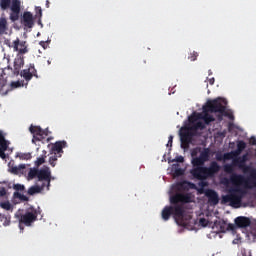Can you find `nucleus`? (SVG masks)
I'll return each instance as SVG.
<instances>
[{
	"instance_id": "obj_6",
	"label": "nucleus",
	"mask_w": 256,
	"mask_h": 256,
	"mask_svg": "<svg viewBox=\"0 0 256 256\" xmlns=\"http://www.w3.org/2000/svg\"><path fill=\"white\" fill-rule=\"evenodd\" d=\"M225 105H227V100L222 98H217L207 102L206 107H204V113H225Z\"/></svg>"
},
{
	"instance_id": "obj_52",
	"label": "nucleus",
	"mask_w": 256,
	"mask_h": 256,
	"mask_svg": "<svg viewBox=\"0 0 256 256\" xmlns=\"http://www.w3.org/2000/svg\"><path fill=\"white\" fill-rule=\"evenodd\" d=\"M175 175H177L178 177L183 175V170L182 169H176L175 170Z\"/></svg>"
},
{
	"instance_id": "obj_55",
	"label": "nucleus",
	"mask_w": 256,
	"mask_h": 256,
	"mask_svg": "<svg viewBox=\"0 0 256 256\" xmlns=\"http://www.w3.org/2000/svg\"><path fill=\"white\" fill-rule=\"evenodd\" d=\"M40 45H41V47H43V49H45V41H41Z\"/></svg>"
},
{
	"instance_id": "obj_28",
	"label": "nucleus",
	"mask_w": 256,
	"mask_h": 256,
	"mask_svg": "<svg viewBox=\"0 0 256 256\" xmlns=\"http://www.w3.org/2000/svg\"><path fill=\"white\" fill-rule=\"evenodd\" d=\"M246 147H247V144L245 143V141H239L237 144L236 155L241 154Z\"/></svg>"
},
{
	"instance_id": "obj_19",
	"label": "nucleus",
	"mask_w": 256,
	"mask_h": 256,
	"mask_svg": "<svg viewBox=\"0 0 256 256\" xmlns=\"http://www.w3.org/2000/svg\"><path fill=\"white\" fill-rule=\"evenodd\" d=\"M45 187H47L46 183H42L41 186L39 185L31 186L28 189V195H37V193H41V191H44Z\"/></svg>"
},
{
	"instance_id": "obj_1",
	"label": "nucleus",
	"mask_w": 256,
	"mask_h": 256,
	"mask_svg": "<svg viewBox=\"0 0 256 256\" xmlns=\"http://www.w3.org/2000/svg\"><path fill=\"white\" fill-rule=\"evenodd\" d=\"M224 173L230 175L232 185H242L244 189H256V169L248 166L241 157L233 159L232 164H225Z\"/></svg>"
},
{
	"instance_id": "obj_27",
	"label": "nucleus",
	"mask_w": 256,
	"mask_h": 256,
	"mask_svg": "<svg viewBox=\"0 0 256 256\" xmlns=\"http://www.w3.org/2000/svg\"><path fill=\"white\" fill-rule=\"evenodd\" d=\"M199 129H205V124L203 122H196L193 126L190 127V131H199Z\"/></svg>"
},
{
	"instance_id": "obj_49",
	"label": "nucleus",
	"mask_w": 256,
	"mask_h": 256,
	"mask_svg": "<svg viewBox=\"0 0 256 256\" xmlns=\"http://www.w3.org/2000/svg\"><path fill=\"white\" fill-rule=\"evenodd\" d=\"M240 158H242L247 163V161H249V153L243 154Z\"/></svg>"
},
{
	"instance_id": "obj_23",
	"label": "nucleus",
	"mask_w": 256,
	"mask_h": 256,
	"mask_svg": "<svg viewBox=\"0 0 256 256\" xmlns=\"http://www.w3.org/2000/svg\"><path fill=\"white\" fill-rule=\"evenodd\" d=\"M21 67H23V60L18 59L14 61V75H19L21 71Z\"/></svg>"
},
{
	"instance_id": "obj_22",
	"label": "nucleus",
	"mask_w": 256,
	"mask_h": 256,
	"mask_svg": "<svg viewBox=\"0 0 256 256\" xmlns=\"http://www.w3.org/2000/svg\"><path fill=\"white\" fill-rule=\"evenodd\" d=\"M0 223H2L4 227H8V225H11V216L0 213Z\"/></svg>"
},
{
	"instance_id": "obj_5",
	"label": "nucleus",
	"mask_w": 256,
	"mask_h": 256,
	"mask_svg": "<svg viewBox=\"0 0 256 256\" xmlns=\"http://www.w3.org/2000/svg\"><path fill=\"white\" fill-rule=\"evenodd\" d=\"M28 179L42 181V183L46 184L47 191H49V187H51V169L47 166L41 169L31 168L28 172Z\"/></svg>"
},
{
	"instance_id": "obj_37",
	"label": "nucleus",
	"mask_w": 256,
	"mask_h": 256,
	"mask_svg": "<svg viewBox=\"0 0 256 256\" xmlns=\"http://www.w3.org/2000/svg\"><path fill=\"white\" fill-rule=\"evenodd\" d=\"M21 12H12L11 14H10V19H11V21H19V14H20Z\"/></svg>"
},
{
	"instance_id": "obj_10",
	"label": "nucleus",
	"mask_w": 256,
	"mask_h": 256,
	"mask_svg": "<svg viewBox=\"0 0 256 256\" xmlns=\"http://www.w3.org/2000/svg\"><path fill=\"white\" fill-rule=\"evenodd\" d=\"M214 225L219 228L221 233H225L226 231H235V229H237V225L231 223L227 224V221L225 220L216 221Z\"/></svg>"
},
{
	"instance_id": "obj_24",
	"label": "nucleus",
	"mask_w": 256,
	"mask_h": 256,
	"mask_svg": "<svg viewBox=\"0 0 256 256\" xmlns=\"http://www.w3.org/2000/svg\"><path fill=\"white\" fill-rule=\"evenodd\" d=\"M199 157L201 158V160L204 162V163H207V161H209V157H210V152H209V148H206L204 149Z\"/></svg>"
},
{
	"instance_id": "obj_47",
	"label": "nucleus",
	"mask_w": 256,
	"mask_h": 256,
	"mask_svg": "<svg viewBox=\"0 0 256 256\" xmlns=\"http://www.w3.org/2000/svg\"><path fill=\"white\" fill-rule=\"evenodd\" d=\"M216 160L217 161H225L224 155L223 154H217L216 155Z\"/></svg>"
},
{
	"instance_id": "obj_54",
	"label": "nucleus",
	"mask_w": 256,
	"mask_h": 256,
	"mask_svg": "<svg viewBox=\"0 0 256 256\" xmlns=\"http://www.w3.org/2000/svg\"><path fill=\"white\" fill-rule=\"evenodd\" d=\"M209 83H210L211 85H215V78H210V79H209Z\"/></svg>"
},
{
	"instance_id": "obj_34",
	"label": "nucleus",
	"mask_w": 256,
	"mask_h": 256,
	"mask_svg": "<svg viewBox=\"0 0 256 256\" xmlns=\"http://www.w3.org/2000/svg\"><path fill=\"white\" fill-rule=\"evenodd\" d=\"M18 157L23 161H29L31 159V153H20Z\"/></svg>"
},
{
	"instance_id": "obj_14",
	"label": "nucleus",
	"mask_w": 256,
	"mask_h": 256,
	"mask_svg": "<svg viewBox=\"0 0 256 256\" xmlns=\"http://www.w3.org/2000/svg\"><path fill=\"white\" fill-rule=\"evenodd\" d=\"M234 223L238 229H246L251 225V219L245 216H238L235 218Z\"/></svg>"
},
{
	"instance_id": "obj_3",
	"label": "nucleus",
	"mask_w": 256,
	"mask_h": 256,
	"mask_svg": "<svg viewBox=\"0 0 256 256\" xmlns=\"http://www.w3.org/2000/svg\"><path fill=\"white\" fill-rule=\"evenodd\" d=\"M221 171V166L217 161H212L209 167L200 166L193 168L190 173L194 177V179H198V181H205L207 179H211L217 175Z\"/></svg>"
},
{
	"instance_id": "obj_2",
	"label": "nucleus",
	"mask_w": 256,
	"mask_h": 256,
	"mask_svg": "<svg viewBox=\"0 0 256 256\" xmlns=\"http://www.w3.org/2000/svg\"><path fill=\"white\" fill-rule=\"evenodd\" d=\"M171 206H165L162 210L163 221H169L173 215L177 225L180 227H185L187 222L183 217H185V205L186 203H193V198L190 193H176L170 196Z\"/></svg>"
},
{
	"instance_id": "obj_46",
	"label": "nucleus",
	"mask_w": 256,
	"mask_h": 256,
	"mask_svg": "<svg viewBox=\"0 0 256 256\" xmlns=\"http://www.w3.org/2000/svg\"><path fill=\"white\" fill-rule=\"evenodd\" d=\"M176 163H184L185 158L183 156H177L175 158Z\"/></svg>"
},
{
	"instance_id": "obj_25",
	"label": "nucleus",
	"mask_w": 256,
	"mask_h": 256,
	"mask_svg": "<svg viewBox=\"0 0 256 256\" xmlns=\"http://www.w3.org/2000/svg\"><path fill=\"white\" fill-rule=\"evenodd\" d=\"M201 119H203L206 125H209V123H213V121H215V118L207 112H204V115L201 117Z\"/></svg>"
},
{
	"instance_id": "obj_39",
	"label": "nucleus",
	"mask_w": 256,
	"mask_h": 256,
	"mask_svg": "<svg viewBox=\"0 0 256 256\" xmlns=\"http://www.w3.org/2000/svg\"><path fill=\"white\" fill-rule=\"evenodd\" d=\"M36 11V17H43V9H41V6H37L35 8Z\"/></svg>"
},
{
	"instance_id": "obj_48",
	"label": "nucleus",
	"mask_w": 256,
	"mask_h": 256,
	"mask_svg": "<svg viewBox=\"0 0 256 256\" xmlns=\"http://www.w3.org/2000/svg\"><path fill=\"white\" fill-rule=\"evenodd\" d=\"M19 199H21V201H29V198L23 194H18Z\"/></svg>"
},
{
	"instance_id": "obj_4",
	"label": "nucleus",
	"mask_w": 256,
	"mask_h": 256,
	"mask_svg": "<svg viewBox=\"0 0 256 256\" xmlns=\"http://www.w3.org/2000/svg\"><path fill=\"white\" fill-rule=\"evenodd\" d=\"M229 194L222 197V203L225 205L229 203L231 207L235 209L241 207V201H243V197L245 196V189L240 188L242 185H234Z\"/></svg>"
},
{
	"instance_id": "obj_8",
	"label": "nucleus",
	"mask_w": 256,
	"mask_h": 256,
	"mask_svg": "<svg viewBox=\"0 0 256 256\" xmlns=\"http://www.w3.org/2000/svg\"><path fill=\"white\" fill-rule=\"evenodd\" d=\"M193 139V134L191 133V128H184L180 132V141L182 149H189V145Z\"/></svg>"
},
{
	"instance_id": "obj_11",
	"label": "nucleus",
	"mask_w": 256,
	"mask_h": 256,
	"mask_svg": "<svg viewBox=\"0 0 256 256\" xmlns=\"http://www.w3.org/2000/svg\"><path fill=\"white\" fill-rule=\"evenodd\" d=\"M29 131L33 135L32 143H35V141H43V133H45L43 128L31 125Z\"/></svg>"
},
{
	"instance_id": "obj_26",
	"label": "nucleus",
	"mask_w": 256,
	"mask_h": 256,
	"mask_svg": "<svg viewBox=\"0 0 256 256\" xmlns=\"http://www.w3.org/2000/svg\"><path fill=\"white\" fill-rule=\"evenodd\" d=\"M192 165L194 168L203 167V165H205V162H203L200 157H195L192 159Z\"/></svg>"
},
{
	"instance_id": "obj_43",
	"label": "nucleus",
	"mask_w": 256,
	"mask_h": 256,
	"mask_svg": "<svg viewBox=\"0 0 256 256\" xmlns=\"http://www.w3.org/2000/svg\"><path fill=\"white\" fill-rule=\"evenodd\" d=\"M199 223L202 227H207V225H209V221L205 218H200Z\"/></svg>"
},
{
	"instance_id": "obj_51",
	"label": "nucleus",
	"mask_w": 256,
	"mask_h": 256,
	"mask_svg": "<svg viewBox=\"0 0 256 256\" xmlns=\"http://www.w3.org/2000/svg\"><path fill=\"white\" fill-rule=\"evenodd\" d=\"M169 145L170 147L173 146V136H169L167 147H169Z\"/></svg>"
},
{
	"instance_id": "obj_21",
	"label": "nucleus",
	"mask_w": 256,
	"mask_h": 256,
	"mask_svg": "<svg viewBox=\"0 0 256 256\" xmlns=\"http://www.w3.org/2000/svg\"><path fill=\"white\" fill-rule=\"evenodd\" d=\"M11 11L13 13H21V1L13 0L11 5Z\"/></svg>"
},
{
	"instance_id": "obj_42",
	"label": "nucleus",
	"mask_w": 256,
	"mask_h": 256,
	"mask_svg": "<svg viewBox=\"0 0 256 256\" xmlns=\"http://www.w3.org/2000/svg\"><path fill=\"white\" fill-rule=\"evenodd\" d=\"M14 189L15 191H25V186L21 184H15Z\"/></svg>"
},
{
	"instance_id": "obj_31",
	"label": "nucleus",
	"mask_w": 256,
	"mask_h": 256,
	"mask_svg": "<svg viewBox=\"0 0 256 256\" xmlns=\"http://www.w3.org/2000/svg\"><path fill=\"white\" fill-rule=\"evenodd\" d=\"M58 157H61V155H57V153L49 157V164L51 165V167H55V165H57Z\"/></svg>"
},
{
	"instance_id": "obj_29",
	"label": "nucleus",
	"mask_w": 256,
	"mask_h": 256,
	"mask_svg": "<svg viewBox=\"0 0 256 256\" xmlns=\"http://www.w3.org/2000/svg\"><path fill=\"white\" fill-rule=\"evenodd\" d=\"M43 153H44V156L37 158V160L35 162L36 167H41V165H43V163H45V159L47 157V151H43Z\"/></svg>"
},
{
	"instance_id": "obj_30",
	"label": "nucleus",
	"mask_w": 256,
	"mask_h": 256,
	"mask_svg": "<svg viewBox=\"0 0 256 256\" xmlns=\"http://www.w3.org/2000/svg\"><path fill=\"white\" fill-rule=\"evenodd\" d=\"M0 7L3 11L11 7V0H0Z\"/></svg>"
},
{
	"instance_id": "obj_35",
	"label": "nucleus",
	"mask_w": 256,
	"mask_h": 256,
	"mask_svg": "<svg viewBox=\"0 0 256 256\" xmlns=\"http://www.w3.org/2000/svg\"><path fill=\"white\" fill-rule=\"evenodd\" d=\"M7 86V79L0 75V91H3L4 87Z\"/></svg>"
},
{
	"instance_id": "obj_50",
	"label": "nucleus",
	"mask_w": 256,
	"mask_h": 256,
	"mask_svg": "<svg viewBox=\"0 0 256 256\" xmlns=\"http://www.w3.org/2000/svg\"><path fill=\"white\" fill-rule=\"evenodd\" d=\"M43 132L44 133L42 134V139H45V137H47L49 135V129L46 128L43 130Z\"/></svg>"
},
{
	"instance_id": "obj_12",
	"label": "nucleus",
	"mask_w": 256,
	"mask_h": 256,
	"mask_svg": "<svg viewBox=\"0 0 256 256\" xmlns=\"http://www.w3.org/2000/svg\"><path fill=\"white\" fill-rule=\"evenodd\" d=\"M9 149V141L5 139V135H3V131L0 130V157L1 159H7V154L5 151Z\"/></svg>"
},
{
	"instance_id": "obj_16",
	"label": "nucleus",
	"mask_w": 256,
	"mask_h": 256,
	"mask_svg": "<svg viewBox=\"0 0 256 256\" xmlns=\"http://www.w3.org/2000/svg\"><path fill=\"white\" fill-rule=\"evenodd\" d=\"M67 147V141L62 140V141H57L52 145V152L56 155H61L63 153V149Z\"/></svg>"
},
{
	"instance_id": "obj_32",
	"label": "nucleus",
	"mask_w": 256,
	"mask_h": 256,
	"mask_svg": "<svg viewBox=\"0 0 256 256\" xmlns=\"http://www.w3.org/2000/svg\"><path fill=\"white\" fill-rule=\"evenodd\" d=\"M10 87H11V89H8V90L4 93V95H7V93H9V91H11L12 89H17V88L21 87V82H19V81H17V82H11Z\"/></svg>"
},
{
	"instance_id": "obj_33",
	"label": "nucleus",
	"mask_w": 256,
	"mask_h": 256,
	"mask_svg": "<svg viewBox=\"0 0 256 256\" xmlns=\"http://www.w3.org/2000/svg\"><path fill=\"white\" fill-rule=\"evenodd\" d=\"M238 256H251V250H247L245 248H240L238 252Z\"/></svg>"
},
{
	"instance_id": "obj_53",
	"label": "nucleus",
	"mask_w": 256,
	"mask_h": 256,
	"mask_svg": "<svg viewBox=\"0 0 256 256\" xmlns=\"http://www.w3.org/2000/svg\"><path fill=\"white\" fill-rule=\"evenodd\" d=\"M250 145H256V138L255 137L250 138Z\"/></svg>"
},
{
	"instance_id": "obj_9",
	"label": "nucleus",
	"mask_w": 256,
	"mask_h": 256,
	"mask_svg": "<svg viewBox=\"0 0 256 256\" xmlns=\"http://www.w3.org/2000/svg\"><path fill=\"white\" fill-rule=\"evenodd\" d=\"M20 75L25 81H31L33 77H39L37 75V69H35V64H30L28 69H24L20 72Z\"/></svg>"
},
{
	"instance_id": "obj_15",
	"label": "nucleus",
	"mask_w": 256,
	"mask_h": 256,
	"mask_svg": "<svg viewBox=\"0 0 256 256\" xmlns=\"http://www.w3.org/2000/svg\"><path fill=\"white\" fill-rule=\"evenodd\" d=\"M22 21L24 27H28V29H31L33 25H35L33 21V14L31 12H24L22 16Z\"/></svg>"
},
{
	"instance_id": "obj_40",
	"label": "nucleus",
	"mask_w": 256,
	"mask_h": 256,
	"mask_svg": "<svg viewBox=\"0 0 256 256\" xmlns=\"http://www.w3.org/2000/svg\"><path fill=\"white\" fill-rule=\"evenodd\" d=\"M21 169H25L24 164L19 165V167H13L12 172L17 174V173H19V171H21Z\"/></svg>"
},
{
	"instance_id": "obj_57",
	"label": "nucleus",
	"mask_w": 256,
	"mask_h": 256,
	"mask_svg": "<svg viewBox=\"0 0 256 256\" xmlns=\"http://www.w3.org/2000/svg\"><path fill=\"white\" fill-rule=\"evenodd\" d=\"M233 243H234V244L236 243L235 240L233 241Z\"/></svg>"
},
{
	"instance_id": "obj_41",
	"label": "nucleus",
	"mask_w": 256,
	"mask_h": 256,
	"mask_svg": "<svg viewBox=\"0 0 256 256\" xmlns=\"http://www.w3.org/2000/svg\"><path fill=\"white\" fill-rule=\"evenodd\" d=\"M2 209H6V211H9L11 209V203L9 202H3L1 204Z\"/></svg>"
},
{
	"instance_id": "obj_56",
	"label": "nucleus",
	"mask_w": 256,
	"mask_h": 256,
	"mask_svg": "<svg viewBox=\"0 0 256 256\" xmlns=\"http://www.w3.org/2000/svg\"><path fill=\"white\" fill-rule=\"evenodd\" d=\"M48 65H51V61L50 60H48Z\"/></svg>"
},
{
	"instance_id": "obj_18",
	"label": "nucleus",
	"mask_w": 256,
	"mask_h": 256,
	"mask_svg": "<svg viewBox=\"0 0 256 256\" xmlns=\"http://www.w3.org/2000/svg\"><path fill=\"white\" fill-rule=\"evenodd\" d=\"M176 187L178 191H189V189H195V184L188 181H183L177 183Z\"/></svg>"
},
{
	"instance_id": "obj_36",
	"label": "nucleus",
	"mask_w": 256,
	"mask_h": 256,
	"mask_svg": "<svg viewBox=\"0 0 256 256\" xmlns=\"http://www.w3.org/2000/svg\"><path fill=\"white\" fill-rule=\"evenodd\" d=\"M197 119H201V114L194 113L189 117L190 123H195Z\"/></svg>"
},
{
	"instance_id": "obj_13",
	"label": "nucleus",
	"mask_w": 256,
	"mask_h": 256,
	"mask_svg": "<svg viewBox=\"0 0 256 256\" xmlns=\"http://www.w3.org/2000/svg\"><path fill=\"white\" fill-rule=\"evenodd\" d=\"M14 51H18L20 55H25V53H28L27 49V42L25 41H20L19 38H17L15 41H13L12 45Z\"/></svg>"
},
{
	"instance_id": "obj_17",
	"label": "nucleus",
	"mask_w": 256,
	"mask_h": 256,
	"mask_svg": "<svg viewBox=\"0 0 256 256\" xmlns=\"http://www.w3.org/2000/svg\"><path fill=\"white\" fill-rule=\"evenodd\" d=\"M206 197L208 198V203L210 205H219V194L215 190H208L206 192Z\"/></svg>"
},
{
	"instance_id": "obj_38",
	"label": "nucleus",
	"mask_w": 256,
	"mask_h": 256,
	"mask_svg": "<svg viewBox=\"0 0 256 256\" xmlns=\"http://www.w3.org/2000/svg\"><path fill=\"white\" fill-rule=\"evenodd\" d=\"M198 57H199V53L193 51V53H190V56H188V59H190V61H197Z\"/></svg>"
},
{
	"instance_id": "obj_44",
	"label": "nucleus",
	"mask_w": 256,
	"mask_h": 256,
	"mask_svg": "<svg viewBox=\"0 0 256 256\" xmlns=\"http://www.w3.org/2000/svg\"><path fill=\"white\" fill-rule=\"evenodd\" d=\"M231 159H233V152L224 154V161H229Z\"/></svg>"
},
{
	"instance_id": "obj_7",
	"label": "nucleus",
	"mask_w": 256,
	"mask_h": 256,
	"mask_svg": "<svg viewBox=\"0 0 256 256\" xmlns=\"http://www.w3.org/2000/svg\"><path fill=\"white\" fill-rule=\"evenodd\" d=\"M37 210L33 209L32 211H26L25 214L20 216V223L25 225L26 227H31L32 223H35L37 220Z\"/></svg>"
},
{
	"instance_id": "obj_20",
	"label": "nucleus",
	"mask_w": 256,
	"mask_h": 256,
	"mask_svg": "<svg viewBox=\"0 0 256 256\" xmlns=\"http://www.w3.org/2000/svg\"><path fill=\"white\" fill-rule=\"evenodd\" d=\"M7 31H9V22H7V18H0V35H7Z\"/></svg>"
},
{
	"instance_id": "obj_45",
	"label": "nucleus",
	"mask_w": 256,
	"mask_h": 256,
	"mask_svg": "<svg viewBox=\"0 0 256 256\" xmlns=\"http://www.w3.org/2000/svg\"><path fill=\"white\" fill-rule=\"evenodd\" d=\"M7 195V190L5 187H0V197H5Z\"/></svg>"
}]
</instances>
